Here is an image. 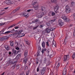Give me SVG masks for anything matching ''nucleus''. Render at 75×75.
<instances>
[{"label": "nucleus", "instance_id": "nucleus-24", "mask_svg": "<svg viewBox=\"0 0 75 75\" xmlns=\"http://www.w3.org/2000/svg\"><path fill=\"white\" fill-rule=\"evenodd\" d=\"M46 31L47 33H50V31H51L50 30V29L49 28H47L46 29Z\"/></svg>", "mask_w": 75, "mask_h": 75}, {"label": "nucleus", "instance_id": "nucleus-39", "mask_svg": "<svg viewBox=\"0 0 75 75\" xmlns=\"http://www.w3.org/2000/svg\"><path fill=\"white\" fill-rule=\"evenodd\" d=\"M43 27H44V25L41 24L40 25L39 27L40 28H42Z\"/></svg>", "mask_w": 75, "mask_h": 75}, {"label": "nucleus", "instance_id": "nucleus-57", "mask_svg": "<svg viewBox=\"0 0 75 75\" xmlns=\"http://www.w3.org/2000/svg\"><path fill=\"white\" fill-rule=\"evenodd\" d=\"M21 75H25V74H24V72H23L21 73Z\"/></svg>", "mask_w": 75, "mask_h": 75}, {"label": "nucleus", "instance_id": "nucleus-10", "mask_svg": "<svg viewBox=\"0 0 75 75\" xmlns=\"http://www.w3.org/2000/svg\"><path fill=\"white\" fill-rule=\"evenodd\" d=\"M8 39V38L6 36L2 37L0 38V40L3 41L4 40H7Z\"/></svg>", "mask_w": 75, "mask_h": 75}, {"label": "nucleus", "instance_id": "nucleus-63", "mask_svg": "<svg viewBox=\"0 0 75 75\" xmlns=\"http://www.w3.org/2000/svg\"><path fill=\"white\" fill-rule=\"evenodd\" d=\"M3 30H2L1 31H0V34H2L3 33Z\"/></svg>", "mask_w": 75, "mask_h": 75}, {"label": "nucleus", "instance_id": "nucleus-13", "mask_svg": "<svg viewBox=\"0 0 75 75\" xmlns=\"http://www.w3.org/2000/svg\"><path fill=\"white\" fill-rule=\"evenodd\" d=\"M58 8H59V6L58 5L56 6L54 8V11H56L57 10H58Z\"/></svg>", "mask_w": 75, "mask_h": 75}, {"label": "nucleus", "instance_id": "nucleus-3", "mask_svg": "<svg viewBox=\"0 0 75 75\" xmlns=\"http://www.w3.org/2000/svg\"><path fill=\"white\" fill-rule=\"evenodd\" d=\"M66 12L67 13H69L71 12V9L69 7L68 5H67L66 6Z\"/></svg>", "mask_w": 75, "mask_h": 75}, {"label": "nucleus", "instance_id": "nucleus-27", "mask_svg": "<svg viewBox=\"0 0 75 75\" xmlns=\"http://www.w3.org/2000/svg\"><path fill=\"white\" fill-rule=\"evenodd\" d=\"M51 15H52V11H50L48 13V16L50 17Z\"/></svg>", "mask_w": 75, "mask_h": 75}, {"label": "nucleus", "instance_id": "nucleus-5", "mask_svg": "<svg viewBox=\"0 0 75 75\" xmlns=\"http://www.w3.org/2000/svg\"><path fill=\"white\" fill-rule=\"evenodd\" d=\"M58 22L60 26L62 27L64 24V23L62 21L61 19H59L58 20Z\"/></svg>", "mask_w": 75, "mask_h": 75}, {"label": "nucleus", "instance_id": "nucleus-60", "mask_svg": "<svg viewBox=\"0 0 75 75\" xmlns=\"http://www.w3.org/2000/svg\"><path fill=\"white\" fill-rule=\"evenodd\" d=\"M50 31H53V30H54V28H51L50 29Z\"/></svg>", "mask_w": 75, "mask_h": 75}, {"label": "nucleus", "instance_id": "nucleus-2", "mask_svg": "<svg viewBox=\"0 0 75 75\" xmlns=\"http://www.w3.org/2000/svg\"><path fill=\"white\" fill-rule=\"evenodd\" d=\"M5 2L6 4L8 5H13L14 4V2H12L10 1V0H6Z\"/></svg>", "mask_w": 75, "mask_h": 75}, {"label": "nucleus", "instance_id": "nucleus-19", "mask_svg": "<svg viewBox=\"0 0 75 75\" xmlns=\"http://www.w3.org/2000/svg\"><path fill=\"white\" fill-rule=\"evenodd\" d=\"M5 47L6 50H10V47H9V46L7 45H5Z\"/></svg>", "mask_w": 75, "mask_h": 75}, {"label": "nucleus", "instance_id": "nucleus-32", "mask_svg": "<svg viewBox=\"0 0 75 75\" xmlns=\"http://www.w3.org/2000/svg\"><path fill=\"white\" fill-rule=\"evenodd\" d=\"M75 2H71V5L72 6H75Z\"/></svg>", "mask_w": 75, "mask_h": 75}, {"label": "nucleus", "instance_id": "nucleus-7", "mask_svg": "<svg viewBox=\"0 0 75 75\" xmlns=\"http://www.w3.org/2000/svg\"><path fill=\"white\" fill-rule=\"evenodd\" d=\"M20 7H18L17 8L15 9H14L13 11L11 12V14H14V13H15L17 11H18L20 10Z\"/></svg>", "mask_w": 75, "mask_h": 75}, {"label": "nucleus", "instance_id": "nucleus-1", "mask_svg": "<svg viewBox=\"0 0 75 75\" xmlns=\"http://www.w3.org/2000/svg\"><path fill=\"white\" fill-rule=\"evenodd\" d=\"M63 20H65V21H66L68 23V22H69L70 21V20H69V19L68 18H67V17L65 16V15L64 14H63L61 16Z\"/></svg>", "mask_w": 75, "mask_h": 75}, {"label": "nucleus", "instance_id": "nucleus-17", "mask_svg": "<svg viewBox=\"0 0 75 75\" xmlns=\"http://www.w3.org/2000/svg\"><path fill=\"white\" fill-rule=\"evenodd\" d=\"M52 44H52V47H54L53 46V45H54V47H56L57 45H56V42H55V41L53 40L52 42Z\"/></svg>", "mask_w": 75, "mask_h": 75}, {"label": "nucleus", "instance_id": "nucleus-21", "mask_svg": "<svg viewBox=\"0 0 75 75\" xmlns=\"http://www.w3.org/2000/svg\"><path fill=\"white\" fill-rule=\"evenodd\" d=\"M42 45L43 48H44L45 45V43L44 42H42Z\"/></svg>", "mask_w": 75, "mask_h": 75}, {"label": "nucleus", "instance_id": "nucleus-42", "mask_svg": "<svg viewBox=\"0 0 75 75\" xmlns=\"http://www.w3.org/2000/svg\"><path fill=\"white\" fill-rule=\"evenodd\" d=\"M66 74H67V71H63L62 75H66Z\"/></svg>", "mask_w": 75, "mask_h": 75}, {"label": "nucleus", "instance_id": "nucleus-6", "mask_svg": "<svg viewBox=\"0 0 75 75\" xmlns=\"http://www.w3.org/2000/svg\"><path fill=\"white\" fill-rule=\"evenodd\" d=\"M38 23V24H40V23H41V22L39 21V19H38L32 22V23L33 24V23Z\"/></svg>", "mask_w": 75, "mask_h": 75}, {"label": "nucleus", "instance_id": "nucleus-18", "mask_svg": "<svg viewBox=\"0 0 75 75\" xmlns=\"http://www.w3.org/2000/svg\"><path fill=\"white\" fill-rule=\"evenodd\" d=\"M24 41L25 42L26 44H27L28 45H30V43L28 41V40H24Z\"/></svg>", "mask_w": 75, "mask_h": 75}, {"label": "nucleus", "instance_id": "nucleus-59", "mask_svg": "<svg viewBox=\"0 0 75 75\" xmlns=\"http://www.w3.org/2000/svg\"><path fill=\"white\" fill-rule=\"evenodd\" d=\"M73 36L74 37H75V29L74 30L73 33Z\"/></svg>", "mask_w": 75, "mask_h": 75}, {"label": "nucleus", "instance_id": "nucleus-36", "mask_svg": "<svg viewBox=\"0 0 75 75\" xmlns=\"http://www.w3.org/2000/svg\"><path fill=\"white\" fill-rule=\"evenodd\" d=\"M46 45L47 47H51V45H49V42L48 41L46 42Z\"/></svg>", "mask_w": 75, "mask_h": 75}, {"label": "nucleus", "instance_id": "nucleus-25", "mask_svg": "<svg viewBox=\"0 0 75 75\" xmlns=\"http://www.w3.org/2000/svg\"><path fill=\"white\" fill-rule=\"evenodd\" d=\"M16 25V24H14L10 26V27H8V29H9V28H13V27H14V26H15Z\"/></svg>", "mask_w": 75, "mask_h": 75}, {"label": "nucleus", "instance_id": "nucleus-50", "mask_svg": "<svg viewBox=\"0 0 75 75\" xmlns=\"http://www.w3.org/2000/svg\"><path fill=\"white\" fill-rule=\"evenodd\" d=\"M68 35L67 34H66V38L65 39H66V40H67V39L68 38Z\"/></svg>", "mask_w": 75, "mask_h": 75}, {"label": "nucleus", "instance_id": "nucleus-56", "mask_svg": "<svg viewBox=\"0 0 75 75\" xmlns=\"http://www.w3.org/2000/svg\"><path fill=\"white\" fill-rule=\"evenodd\" d=\"M52 36H54V33L52 32L51 33Z\"/></svg>", "mask_w": 75, "mask_h": 75}, {"label": "nucleus", "instance_id": "nucleus-64", "mask_svg": "<svg viewBox=\"0 0 75 75\" xmlns=\"http://www.w3.org/2000/svg\"><path fill=\"white\" fill-rule=\"evenodd\" d=\"M16 50H20V48L18 47H17L16 48Z\"/></svg>", "mask_w": 75, "mask_h": 75}, {"label": "nucleus", "instance_id": "nucleus-40", "mask_svg": "<svg viewBox=\"0 0 75 75\" xmlns=\"http://www.w3.org/2000/svg\"><path fill=\"white\" fill-rule=\"evenodd\" d=\"M55 13L52 11V16H55Z\"/></svg>", "mask_w": 75, "mask_h": 75}, {"label": "nucleus", "instance_id": "nucleus-53", "mask_svg": "<svg viewBox=\"0 0 75 75\" xmlns=\"http://www.w3.org/2000/svg\"><path fill=\"white\" fill-rule=\"evenodd\" d=\"M21 35L22 36L21 37H23V36H24L25 35V34L23 33L21 34Z\"/></svg>", "mask_w": 75, "mask_h": 75}, {"label": "nucleus", "instance_id": "nucleus-28", "mask_svg": "<svg viewBox=\"0 0 75 75\" xmlns=\"http://www.w3.org/2000/svg\"><path fill=\"white\" fill-rule=\"evenodd\" d=\"M33 7L34 9H35V10H37V9H38V5H37L36 6H34Z\"/></svg>", "mask_w": 75, "mask_h": 75}, {"label": "nucleus", "instance_id": "nucleus-54", "mask_svg": "<svg viewBox=\"0 0 75 75\" xmlns=\"http://www.w3.org/2000/svg\"><path fill=\"white\" fill-rule=\"evenodd\" d=\"M50 49H48L47 50V54H48V53L50 52Z\"/></svg>", "mask_w": 75, "mask_h": 75}, {"label": "nucleus", "instance_id": "nucleus-31", "mask_svg": "<svg viewBox=\"0 0 75 75\" xmlns=\"http://www.w3.org/2000/svg\"><path fill=\"white\" fill-rule=\"evenodd\" d=\"M16 64L13 65V66L11 67L12 69H14L16 68Z\"/></svg>", "mask_w": 75, "mask_h": 75}, {"label": "nucleus", "instance_id": "nucleus-34", "mask_svg": "<svg viewBox=\"0 0 75 75\" xmlns=\"http://www.w3.org/2000/svg\"><path fill=\"white\" fill-rule=\"evenodd\" d=\"M16 69L17 70H18L19 69V68H20V66H19V64H18L16 66Z\"/></svg>", "mask_w": 75, "mask_h": 75}, {"label": "nucleus", "instance_id": "nucleus-12", "mask_svg": "<svg viewBox=\"0 0 75 75\" xmlns=\"http://www.w3.org/2000/svg\"><path fill=\"white\" fill-rule=\"evenodd\" d=\"M50 1L52 3L56 4L58 2V0H50Z\"/></svg>", "mask_w": 75, "mask_h": 75}, {"label": "nucleus", "instance_id": "nucleus-29", "mask_svg": "<svg viewBox=\"0 0 75 75\" xmlns=\"http://www.w3.org/2000/svg\"><path fill=\"white\" fill-rule=\"evenodd\" d=\"M55 21V19H53L52 20H51L50 21V24H52V23H53V22H54Z\"/></svg>", "mask_w": 75, "mask_h": 75}, {"label": "nucleus", "instance_id": "nucleus-33", "mask_svg": "<svg viewBox=\"0 0 75 75\" xmlns=\"http://www.w3.org/2000/svg\"><path fill=\"white\" fill-rule=\"evenodd\" d=\"M72 57L73 58V59H74L75 58V53H73V54L72 55Z\"/></svg>", "mask_w": 75, "mask_h": 75}, {"label": "nucleus", "instance_id": "nucleus-55", "mask_svg": "<svg viewBox=\"0 0 75 75\" xmlns=\"http://www.w3.org/2000/svg\"><path fill=\"white\" fill-rule=\"evenodd\" d=\"M39 69H40V68H39V67H38L37 69V72H39Z\"/></svg>", "mask_w": 75, "mask_h": 75}, {"label": "nucleus", "instance_id": "nucleus-46", "mask_svg": "<svg viewBox=\"0 0 75 75\" xmlns=\"http://www.w3.org/2000/svg\"><path fill=\"white\" fill-rule=\"evenodd\" d=\"M22 22H23L22 21H19L16 24V25H18V24H20V23H22Z\"/></svg>", "mask_w": 75, "mask_h": 75}, {"label": "nucleus", "instance_id": "nucleus-23", "mask_svg": "<svg viewBox=\"0 0 75 75\" xmlns=\"http://www.w3.org/2000/svg\"><path fill=\"white\" fill-rule=\"evenodd\" d=\"M45 8L44 6H41V10L42 11H45Z\"/></svg>", "mask_w": 75, "mask_h": 75}, {"label": "nucleus", "instance_id": "nucleus-4", "mask_svg": "<svg viewBox=\"0 0 75 75\" xmlns=\"http://www.w3.org/2000/svg\"><path fill=\"white\" fill-rule=\"evenodd\" d=\"M69 59V54H68L67 55H64V61H68V60Z\"/></svg>", "mask_w": 75, "mask_h": 75}, {"label": "nucleus", "instance_id": "nucleus-51", "mask_svg": "<svg viewBox=\"0 0 75 75\" xmlns=\"http://www.w3.org/2000/svg\"><path fill=\"white\" fill-rule=\"evenodd\" d=\"M63 71H64V72H67V69L65 68H64Z\"/></svg>", "mask_w": 75, "mask_h": 75}, {"label": "nucleus", "instance_id": "nucleus-62", "mask_svg": "<svg viewBox=\"0 0 75 75\" xmlns=\"http://www.w3.org/2000/svg\"><path fill=\"white\" fill-rule=\"evenodd\" d=\"M46 24L47 26H49L50 25V23H47Z\"/></svg>", "mask_w": 75, "mask_h": 75}, {"label": "nucleus", "instance_id": "nucleus-9", "mask_svg": "<svg viewBox=\"0 0 75 75\" xmlns=\"http://www.w3.org/2000/svg\"><path fill=\"white\" fill-rule=\"evenodd\" d=\"M28 61V58L27 57H25L24 58L23 62L25 64H26Z\"/></svg>", "mask_w": 75, "mask_h": 75}, {"label": "nucleus", "instance_id": "nucleus-35", "mask_svg": "<svg viewBox=\"0 0 75 75\" xmlns=\"http://www.w3.org/2000/svg\"><path fill=\"white\" fill-rule=\"evenodd\" d=\"M12 63V64H13V65H15L16 66V64H17V62L16 61L13 62Z\"/></svg>", "mask_w": 75, "mask_h": 75}, {"label": "nucleus", "instance_id": "nucleus-15", "mask_svg": "<svg viewBox=\"0 0 75 75\" xmlns=\"http://www.w3.org/2000/svg\"><path fill=\"white\" fill-rule=\"evenodd\" d=\"M27 54H28V52L27 50H26L24 52L25 57H27Z\"/></svg>", "mask_w": 75, "mask_h": 75}, {"label": "nucleus", "instance_id": "nucleus-44", "mask_svg": "<svg viewBox=\"0 0 75 75\" xmlns=\"http://www.w3.org/2000/svg\"><path fill=\"white\" fill-rule=\"evenodd\" d=\"M44 73H45V71H42V70L41 71V75H43Z\"/></svg>", "mask_w": 75, "mask_h": 75}, {"label": "nucleus", "instance_id": "nucleus-48", "mask_svg": "<svg viewBox=\"0 0 75 75\" xmlns=\"http://www.w3.org/2000/svg\"><path fill=\"white\" fill-rule=\"evenodd\" d=\"M9 33H10V31H7L5 33V34H9Z\"/></svg>", "mask_w": 75, "mask_h": 75}, {"label": "nucleus", "instance_id": "nucleus-14", "mask_svg": "<svg viewBox=\"0 0 75 75\" xmlns=\"http://www.w3.org/2000/svg\"><path fill=\"white\" fill-rule=\"evenodd\" d=\"M23 15L25 17V18H27L28 17L29 15L28 13H23Z\"/></svg>", "mask_w": 75, "mask_h": 75}, {"label": "nucleus", "instance_id": "nucleus-61", "mask_svg": "<svg viewBox=\"0 0 75 75\" xmlns=\"http://www.w3.org/2000/svg\"><path fill=\"white\" fill-rule=\"evenodd\" d=\"M55 12H56V14H58V13H59V11H54Z\"/></svg>", "mask_w": 75, "mask_h": 75}, {"label": "nucleus", "instance_id": "nucleus-43", "mask_svg": "<svg viewBox=\"0 0 75 75\" xmlns=\"http://www.w3.org/2000/svg\"><path fill=\"white\" fill-rule=\"evenodd\" d=\"M21 36H22L21 34H18L17 36V37H18V38L22 37Z\"/></svg>", "mask_w": 75, "mask_h": 75}, {"label": "nucleus", "instance_id": "nucleus-38", "mask_svg": "<svg viewBox=\"0 0 75 75\" xmlns=\"http://www.w3.org/2000/svg\"><path fill=\"white\" fill-rule=\"evenodd\" d=\"M39 26V25H38L37 26H35L33 28V29L34 30H35V29H37V28H38V27Z\"/></svg>", "mask_w": 75, "mask_h": 75}, {"label": "nucleus", "instance_id": "nucleus-22", "mask_svg": "<svg viewBox=\"0 0 75 75\" xmlns=\"http://www.w3.org/2000/svg\"><path fill=\"white\" fill-rule=\"evenodd\" d=\"M10 45L11 47H13V45H14V42L13 41H11L10 42Z\"/></svg>", "mask_w": 75, "mask_h": 75}, {"label": "nucleus", "instance_id": "nucleus-11", "mask_svg": "<svg viewBox=\"0 0 75 75\" xmlns=\"http://www.w3.org/2000/svg\"><path fill=\"white\" fill-rule=\"evenodd\" d=\"M37 0H33L32 1V6H34V5H35V6L36 5V4L37 3Z\"/></svg>", "mask_w": 75, "mask_h": 75}, {"label": "nucleus", "instance_id": "nucleus-16", "mask_svg": "<svg viewBox=\"0 0 75 75\" xmlns=\"http://www.w3.org/2000/svg\"><path fill=\"white\" fill-rule=\"evenodd\" d=\"M21 54H20L17 55L16 57V59H20L21 57Z\"/></svg>", "mask_w": 75, "mask_h": 75}, {"label": "nucleus", "instance_id": "nucleus-26", "mask_svg": "<svg viewBox=\"0 0 75 75\" xmlns=\"http://www.w3.org/2000/svg\"><path fill=\"white\" fill-rule=\"evenodd\" d=\"M46 51H47V49L44 48V49L42 50L41 52L42 54H44V52H45Z\"/></svg>", "mask_w": 75, "mask_h": 75}, {"label": "nucleus", "instance_id": "nucleus-30", "mask_svg": "<svg viewBox=\"0 0 75 75\" xmlns=\"http://www.w3.org/2000/svg\"><path fill=\"white\" fill-rule=\"evenodd\" d=\"M9 31L10 32V33H14V32L15 31V30L14 29H13V30Z\"/></svg>", "mask_w": 75, "mask_h": 75}, {"label": "nucleus", "instance_id": "nucleus-52", "mask_svg": "<svg viewBox=\"0 0 75 75\" xmlns=\"http://www.w3.org/2000/svg\"><path fill=\"white\" fill-rule=\"evenodd\" d=\"M73 17L74 20H75V13H74L73 14Z\"/></svg>", "mask_w": 75, "mask_h": 75}, {"label": "nucleus", "instance_id": "nucleus-41", "mask_svg": "<svg viewBox=\"0 0 75 75\" xmlns=\"http://www.w3.org/2000/svg\"><path fill=\"white\" fill-rule=\"evenodd\" d=\"M16 51H17L16 50H13V54H14L15 55H16Z\"/></svg>", "mask_w": 75, "mask_h": 75}, {"label": "nucleus", "instance_id": "nucleus-45", "mask_svg": "<svg viewBox=\"0 0 75 75\" xmlns=\"http://www.w3.org/2000/svg\"><path fill=\"white\" fill-rule=\"evenodd\" d=\"M46 69V68H45V67H44L42 69V71H44V72H45Z\"/></svg>", "mask_w": 75, "mask_h": 75}, {"label": "nucleus", "instance_id": "nucleus-37", "mask_svg": "<svg viewBox=\"0 0 75 75\" xmlns=\"http://www.w3.org/2000/svg\"><path fill=\"white\" fill-rule=\"evenodd\" d=\"M23 32V30H19L18 32V34H21V32Z\"/></svg>", "mask_w": 75, "mask_h": 75}, {"label": "nucleus", "instance_id": "nucleus-20", "mask_svg": "<svg viewBox=\"0 0 75 75\" xmlns=\"http://www.w3.org/2000/svg\"><path fill=\"white\" fill-rule=\"evenodd\" d=\"M67 40L66 39H65L64 41L63 42V44L64 45H65L67 44Z\"/></svg>", "mask_w": 75, "mask_h": 75}, {"label": "nucleus", "instance_id": "nucleus-47", "mask_svg": "<svg viewBox=\"0 0 75 75\" xmlns=\"http://www.w3.org/2000/svg\"><path fill=\"white\" fill-rule=\"evenodd\" d=\"M60 65V63H59L57 65V66L56 67V69H57V68H59V65Z\"/></svg>", "mask_w": 75, "mask_h": 75}, {"label": "nucleus", "instance_id": "nucleus-8", "mask_svg": "<svg viewBox=\"0 0 75 75\" xmlns=\"http://www.w3.org/2000/svg\"><path fill=\"white\" fill-rule=\"evenodd\" d=\"M44 12H41L38 14V18H41L42 17L43 15H44Z\"/></svg>", "mask_w": 75, "mask_h": 75}, {"label": "nucleus", "instance_id": "nucleus-58", "mask_svg": "<svg viewBox=\"0 0 75 75\" xmlns=\"http://www.w3.org/2000/svg\"><path fill=\"white\" fill-rule=\"evenodd\" d=\"M21 52V50H18L17 51L16 54H18V53H20Z\"/></svg>", "mask_w": 75, "mask_h": 75}, {"label": "nucleus", "instance_id": "nucleus-49", "mask_svg": "<svg viewBox=\"0 0 75 75\" xmlns=\"http://www.w3.org/2000/svg\"><path fill=\"white\" fill-rule=\"evenodd\" d=\"M26 75H28L29 74V70H28L26 72Z\"/></svg>", "mask_w": 75, "mask_h": 75}]
</instances>
